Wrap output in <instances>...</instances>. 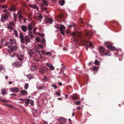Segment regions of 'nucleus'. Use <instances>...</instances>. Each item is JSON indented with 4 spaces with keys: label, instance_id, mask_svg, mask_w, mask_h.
<instances>
[{
    "label": "nucleus",
    "instance_id": "16",
    "mask_svg": "<svg viewBox=\"0 0 124 124\" xmlns=\"http://www.w3.org/2000/svg\"><path fill=\"white\" fill-rule=\"evenodd\" d=\"M17 16L19 18V20L21 21L23 17L22 15V14L21 13H19V11L17 13Z\"/></svg>",
    "mask_w": 124,
    "mask_h": 124
},
{
    "label": "nucleus",
    "instance_id": "43",
    "mask_svg": "<svg viewBox=\"0 0 124 124\" xmlns=\"http://www.w3.org/2000/svg\"><path fill=\"white\" fill-rule=\"evenodd\" d=\"M55 94L58 96H60V93L58 91L56 92L55 93Z\"/></svg>",
    "mask_w": 124,
    "mask_h": 124
},
{
    "label": "nucleus",
    "instance_id": "61",
    "mask_svg": "<svg viewBox=\"0 0 124 124\" xmlns=\"http://www.w3.org/2000/svg\"><path fill=\"white\" fill-rule=\"evenodd\" d=\"M19 100L22 101H24L25 100H24L22 98H21L19 99Z\"/></svg>",
    "mask_w": 124,
    "mask_h": 124
},
{
    "label": "nucleus",
    "instance_id": "56",
    "mask_svg": "<svg viewBox=\"0 0 124 124\" xmlns=\"http://www.w3.org/2000/svg\"><path fill=\"white\" fill-rule=\"evenodd\" d=\"M14 21L15 22L17 20V18H16V16L14 17Z\"/></svg>",
    "mask_w": 124,
    "mask_h": 124
},
{
    "label": "nucleus",
    "instance_id": "46",
    "mask_svg": "<svg viewBox=\"0 0 124 124\" xmlns=\"http://www.w3.org/2000/svg\"><path fill=\"white\" fill-rule=\"evenodd\" d=\"M3 11L5 13H8V14H9L10 13V12H8V10H4Z\"/></svg>",
    "mask_w": 124,
    "mask_h": 124
},
{
    "label": "nucleus",
    "instance_id": "10",
    "mask_svg": "<svg viewBox=\"0 0 124 124\" xmlns=\"http://www.w3.org/2000/svg\"><path fill=\"white\" fill-rule=\"evenodd\" d=\"M107 46L108 48L110 49L112 51H115L116 49V48L111 45L108 44Z\"/></svg>",
    "mask_w": 124,
    "mask_h": 124
},
{
    "label": "nucleus",
    "instance_id": "14",
    "mask_svg": "<svg viewBox=\"0 0 124 124\" xmlns=\"http://www.w3.org/2000/svg\"><path fill=\"white\" fill-rule=\"evenodd\" d=\"M46 65L47 66L49 67L50 69L52 70H54V68L52 64L50 63H46Z\"/></svg>",
    "mask_w": 124,
    "mask_h": 124
},
{
    "label": "nucleus",
    "instance_id": "1",
    "mask_svg": "<svg viewBox=\"0 0 124 124\" xmlns=\"http://www.w3.org/2000/svg\"><path fill=\"white\" fill-rule=\"evenodd\" d=\"M19 37L21 42L23 43H25L26 45H27V43L31 41L30 38L27 36H24L22 33H20Z\"/></svg>",
    "mask_w": 124,
    "mask_h": 124
},
{
    "label": "nucleus",
    "instance_id": "2",
    "mask_svg": "<svg viewBox=\"0 0 124 124\" xmlns=\"http://www.w3.org/2000/svg\"><path fill=\"white\" fill-rule=\"evenodd\" d=\"M99 52L100 54L102 55H108L109 53V52L108 50H106L102 46H100L99 48Z\"/></svg>",
    "mask_w": 124,
    "mask_h": 124
},
{
    "label": "nucleus",
    "instance_id": "30",
    "mask_svg": "<svg viewBox=\"0 0 124 124\" xmlns=\"http://www.w3.org/2000/svg\"><path fill=\"white\" fill-rule=\"evenodd\" d=\"M39 21L41 22L43 18V17L41 15H40L38 17Z\"/></svg>",
    "mask_w": 124,
    "mask_h": 124
},
{
    "label": "nucleus",
    "instance_id": "42",
    "mask_svg": "<svg viewBox=\"0 0 124 124\" xmlns=\"http://www.w3.org/2000/svg\"><path fill=\"white\" fill-rule=\"evenodd\" d=\"M46 55H50L51 54V53L50 52H46Z\"/></svg>",
    "mask_w": 124,
    "mask_h": 124
},
{
    "label": "nucleus",
    "instance_id": "64",
    "mask_svg": "<svg viewBox=\"0 0 124 124\" xmlns=\"http://www.w3.org/2000/svg\"><path fill=\"white\" fill-rule=\"evenodd\" d=\"M62 49L63 50L65 51L66 50V48L65 47H63L62 48Z\"/></svg>",
    "mask_w": 124,
    "mask_h": 124
},
{
    "label": "nucleus",
    "instance_id": "36",
    "mask_svg": "<svg viewBox=\"0 0 124 124\" xmlns=\"http://www.w3.org/2000/svg\"><path fill=\"white\" fill-rule=\"evenodd\" d=\"M36 68L35 66H31L30 68L31 70V71H33Z\"/></svg>",
    "mask_w": 124,
    "mask_h": 124
},
{
    "label": "nucleus",
    "instance_id": "55",
    "mask_svg": "<svg viewBox=\"0 0 124 124\" xmlns=\"http://www.w3.org/2000/svg\"><path fill=\"white\" fill-rule=\"evenodd\" d=\"M38 46L39 47L41 48H42L43 47L42 45L40 44H38Z\"/></svg>",
    "mask_w": 124,
    "mask_h": 124
},
{
    "label": "nucleus",
    "instance_id": "63",
    "mask_svg": "<svg viewBox=\"0 0 124 124\" xmlns=\"http://www.w3.org/2000/svg\"><path fill=\"white\" fill-rule=\"evenodd\" d=\"M11 95H14V96H16V94L15 93H12L11 94Z\"/></svg>",
    "mask_w": 124,
    "mask_h": 124
},
{
    "label": "nucleus",
    "instance_id": "12",
    "mask_svg": "<svg viewBox=\"0 0 124 124\" xmlns=\"http://www.w3.org/2000/svg\"><path fill=\"white\" fill-rule=\"evenodd\" d=\"M70 97L71 98L72 100H74L78 99V96L76 94L71 95L70 96Z\"/></svg>",
    "mask_w": 124,
    "mask_h": 124
},
{
    "label": "nucleus",
    "instance_id": "29",
    "mask_svg": "<svg viewBox=\"0 0 124 124\" xmlns=\"http://www.w3.org/2000/svg\"><path fill=\"white\" fill-rule=\"evenodd\" d=\"M61 68L60 69V70L63 72L64 71V70H65L66 69V68L65 66H61Z\"/></svg>",
    "mask_w": 124,
    "mask_h": 124
},
{
    "label": "nucleus",
    "instance_id": "19",
    "mask_svg": "<svg viewBox=\"0 0 124 124\" xmlns=\"http://www.w3.org/2000/svg\"><path fill=\"white\" fill-rule=\"evenodd\" d=\"M53 22V20L51 19L50 18H46V20L45 22V23H47L48 22V23H52V22Z\"/></svg>",
    "mask_w": 124,
    "mask_h": 124
},
{
    "label": "nucleus",
    "instance_id": "37",
    "mask_svg": "<svg viewBox=\"0 0 124 124\" xmlns=\"http://www.w3.org/2000/svg\"><path fill=\"white\" fill-rule=\"evenodd\" d=\"M34 50L36 52H39L40 51L39 49V48L38 47H36L34 48Z\"/></svg>",
    "mask_w": 124,
    "mask_h": 124
},
{
    "label": "nucleus",
    "instance_id": "39",
    "mask_svg": "<svg viewBox=\"0 0 124 124\" xmlns=\"http://www.w3.org/2000/svg\"><path fill=\"white\" fill-rule=\"evenodd\" d=\"M43 2L45 5L47 6L48 5V3L46 1L43 0Z\"/></svg>",
    "mask_w": 124,
    "mask_h": 124
},
{
    "label": "nucleus",
    "instance_id": "48",
    "mask_svg": "<svg viewBox=\"0 0 124 124\" xmlns=\"http://www.w3.org/2000/svg\"><path fill=\"white\" fill-rule=\"evenodd\" d=\"M80 101H76V105H78L80 104Z\"/></svg>",
    "mask_w": 124,
    "mask_h": 124
},
{
    "label": "nucleus",
    "instance_id": "32",
    "mask_svg": "<svg viewBox=\"0 0 124 124\" xmlns=\"http://www.w3.org/2000/svg\"><path fill=\"white\" fill-rule=\"evenodd\" d=\"M29 87V85L28 83H26L25 84L24 86V88L26 90H27Z\"/></svg>",
    "mask_w": 124,
    "mask_h": 124
},
{
    "label": "nucleus",
    "instance_id": "3",
    "mask_svg": "<svg viewBox=\"0 0 124 124\" xmlns=\"http://www.w3.org/2000/svg\"><path fill=\"white\" fill-rule=\"evenodd\" d=\"M9 49H8V52L10 53L12 52L13 51H16L17 49V46L16 45H14V46H11V45H9L8 46Z\"/></svg>",
    "mask_w": 124,
    "mask_h": 124
},
{
    "label": "nucleus",
    "instance_id": "33",
    "mask_svg": "<svg viewBox=\"0 0 124 124\" xmlns=\"http://www.w3.org/2000/svg\"><path fill=\"white\" fill-rule=\"evenodd\" d=\"M99 67L96 66H93V71H97L98 70Z\"/></svg>",
    "mask_w": 124,
    "mask_h": 124
},
{
    "label": "nucleus",
    "instance_id": "38",
    "mask_svg": "<svg viewBox=\"0 0 124 124\" xmlns=\"http://www.w3.org/2000/svg\"><path fill=\"white\" fill-rule=\"evenodd\" d=\"M7 27L8 29H10L11 30H12L13 29L12 27H11L9 24L8 25V26H7Z\"/></svg>",
    "mask_w": 124,
    "mask_h": 124
},
{
    "label": "nucleus",
    "instance_id": "21",
    "mask_svg": "<svg viewBox=\"0 0 124 124\" xmlns=\"http://www.w3.org/2000/svg\"><path fill=\"white\" fill-rule=\"evenodd\" d=\"M10 42L12 44H15L16 43V40L14 39H10Z\"/></svg>",
    "mask_w": 124,
    "mask_h": 124
},
{
    "label": "nucleus",
    "instance_id": "60",
    "mask_svg": "<svg viewBox=\"0 0 124 124\" xmlns=\"http://www.w3.org/2000/svg\"><path fill=\"white\" fill-rule=\"evenodd\" d=\"M58 85L60 86L62 85V83L61 82H60L58 83Z\"/></svg>",
    "mask_w": 124,
    "mask_h": 124
},
{
    "label": "nucleus",
    "instance_id": "23",
    "mask_svg": "<svg viewBox=\"0 0 124 124\" xmlns=\"http://www.w3.org/2000/svg\"><path fill=\"white\" fill-rule=\"evenodd\" d=\"M28 53L29 54L30 56L31 57V55L34 54V53L31 49H29L28 51Z\"/></svg>",
    "mask_w": 124,
    "mask_h": 124
},
{
    "label": "nucleus",
    "instance_id": "26",
    "mask_svg": "<svg viewBox=\"0 0 124 124\" xmlns=\"http://www.w3.org/2000/svg\"><path fill=\"white\" fill-rule=\"evenodd\" d=\"M72 38L73 39L74 41H75V42H77V41H78V39L76 38V36L75 35V34L74 33H73V34Z\"/></svg>",
    "mask_w": 124,
    "mask_h": 124
},
{
    "label": "nucleus",
    "instance_id": "9",
    "mask_svg": "<svg viewBox=\"0 0 124 124\" xmlns=\"http://www.w3.org/2000/svg\"><path fill=\"white\" fill-rule=\"evenodd\" d=\"M17 58L19 61L20 62H21L23 60H24V57L23 54H21L17 57Z\"/></svg>",
    "mask_w": 124,
    "mask_h": 124
},
{
    "label": "nucleus",
    "instance_id": "62",
    "mask_svg": "<svg viewBox=\"0 0 124 124\" xmlns=\"http://www.w3.org/2000/svg\"><path fill=\"white\" fill-rule=\"evenodd\" d=\"M9 24H12L13 25V22H9Z\"/></svg>",
    "mask_w": 124,
    "mask_h": 124
},
{
    "label": "nucleus",
    "instance_id": "22",
    "mask_svg": "<svg viewBox=\"0 0 124 124\" xmlns=\"http://www.w3.org/2000/svg\"><path fill=\"white\" fill-rule=\"evenodd\" d=\"M59 4L62 6H63L65 3L64 0H61L59 1L58 2Z\"/></svg>",
    "mask_w": 124,
    "mask_h": 124
},
{
    "label": "nucleus",
    "instance_id": "35",
    "mask_svg": "<svg viewBox=\"0 0 124 124\" xmlns=\"http://www.w3.org/2000/svg\"><path fill=\"white\" fill-rule=\"evenodd\" d=\"M14 32L15 36L17 37L18 36V34L17 31L15 30L14 31Z\"/></svg>",
    "mask_w": 124,
    "mask_h": 124
},
{
    "label": "nucleus",
    "instance_id": "58",
    "mask_svg": "<svg viewBox=\"0 0 124 124\" xmlns=\"http://www.w3.org/2000/svg\"><path fill=\"white\" fill-rule=\"evenodd\" d=\"M44 121L43 124H48V123L46 121L44 120Z\"/></svg>",
    "mask_w": 124,
    "mask_h": 124
},
{
    "label": "nucleus",
    "instance_id": "11",
    "mask_svg": "<svg viewBox=\"0 0 124 124\" xmlns=\"http://www.w3.org/2000/svg\"><path fill=\"white\" fill-rule=\"evenodd\" d=\"M29 6L32 8L38 10L39 9V7L36 6L35 4H31L29 5Z\"/></svg>",
    "mask_w": 124,
    "mask_h": 124
},
{
    "label": "nucleus",
    "instance_id": "18",
    "mask_svg": "<svg viewBox=\"0 0 124 124\" xmlns=\"http://www.w3.org/2000/svg\"><path fill=\"white\" fill-rule=\"evenodd\" d=\"M29 80H31L34 77V76L32 74H29L27 76Z\"/></svg>",
    "mask_w": 124,
    "mask_h": 124
},
{
    "label": "nucleus",
    "instance_id": "40",
    "mask_svg": "<svg viewBox=\"0 0 124 124\" xmlns=\"http://www.w3.org/2000/svg\"><path fill=\"white\" fill-rule=\"evenodd\" d=\"M30 103L32 106H33L34 105V102L33 100H30Z\"/></svg>",
    "mask_w": 124,
    "mask_h": 124
},
{
    "label": "nucleus",
    "instance_id": "25",
    "mask_svg": "<svg viewBox=\"0 0 124 124\" xmlns=\"http://www.w3.org/2000/svg\"><path fill=\"white\" fill-rule=\"evenodd\" d=\"M32 31H28V34L31 37V38H32L34 37L32 33Z\"/></svg>",
    "mask_w": 124,
    "mask_h": 124
},
{
    "label": "nucleus",
    "instance_id": "34",
    "mask_svg": "<svg viewBox=\"0 0 124 124\" xmlns=\"http://www.w3.org/2000/svg\"><path fill=\"white\" fill-rule=\"evenodd\" d=\"M2 93V94L4 95L6 94V90L5 89H3L1 91Z\"/></svg>",
    "mask_w": 124,
    "mask_h": 124
},
{
    "label": "nucleus",
    "instance_id": "52",
    "mask_svg": "<svg viewBox=\"0 0 124 124\" xmlns=\"http://www.w3.org/2000/svg\"><path fill=\"white\" fill-rule=\"evenodd\" d=\"M2 101L4 102H9L8 100H6L5 99H3L2 100Z\"/></svg>",
    "mask_w": 124,
    "mask_h": 124
},
{
    "label": "nucleus",
    "instance_id": "28",
    "mask_svg": "<svg viewBox=\"0 0 124 124\" xmlns=\"http://www.w3.org/2000/svg\"><path fill=\"white\" fill-rule=\"evenodd\" d=\"M10 11H14L15 10V7L12 6H11L9 8Z\"/></svg>",
    "mask_w": 124,
    "mask_h": 124
},
{
    "label": "nucleus",
    "instance_id": "57",
    "mask_svg": "<svg viewBox=\"0 0 124 124\" xmlns=\"http://www.w3.org/2000/svg\"><path fill=\"white\" fill-rule=\"evenodd\" d=\"M92 62H91L90 63H89L88 64V65L89 66H90L91 64H92Z\"/></svg>",
    "mask_w": 124,
    "mask_h": 124
},
{
    "label": "nucleus",
    "instance_id": "44",
    "mask_svg": "<svg viewBox=\"0 0 124 124\" xmlns=\"http://www.w3.org/2000/svg\"><path fill=\"white\" fill-rule=\"evenodd\" d=\"M37 28L36 27H35V28H34V29L33 30V33H34V34H35L36 33L35 32V30H37Z\"/></svg>",
    "mask_w": 124,
    "mask_h": 124
},
{
    "label": "nucleus",
    "instance_id": "8",
    "mask_svg": "<svg viewBox=\"0 0 124 124\" xmlns=\"http://www.w3.org/2000/svg\"><path fill=\"white\" fill-rule=\"evenodd\" d=\"M47 70L46 68L41 67L39 69V72L41 74H44L46 71Z\"/></svg>",
    "mask_w": 124,
    "mask_h": 124
},
{
    "label": "nucleus",
    "instance_id": "17",
    "mask_svg": "<svg viewBox=\"0 0 124 124\" xmlns=\"http://www.w3.org/2000/svg\"><path fill=\"white\" fill-rule=\"evenodd\" d=\"M21 28L22 31L24 32H26L27 31V27L25 25H22L21 26Z\"/></svg>",
    "mask_w": 124,
    "mask_h": 124
},
{
    "label": "nucleus",
    "instance_id": "24",
    "mask_svg": "<svg viewBox=\"0 0 124 124\" xmlns=\"http://www.w3.org/2000/svg\"><path fill=\"white\" fill-rule=\"evenodd\" d=\"M77 26L74 23H71L70 25H68V27L71 28L72 27H75Z\"/></svg>",
    "mask_w": 124,
    "mask_h": 124
},
{
    "label": "nucleus",
    "instance_id": "6",
    "mask_svg": "<svg viewBox=\"0 0 124 124\" xmlns=\"http://www.w3.org/2000/svg\"><path fill=\"white\" fill-rule=\"evenodd\" d=\"M8 19V16L6 14H3L1 15V21L3 22H4Z\"/></svg>",
    "mask_w": 124,
    "mask_h": 124
},
{
    "label": "nucleus",
    "instance_id": "20",
    "mask_svg": "<svg viewBox=\"0 0 124 124\" xmlns=\"http://www.w3.org/2000/svg\"><path fill=\"white\" fill-rule=\"evenodd\" d=\"M20 93L21 94L23 95H26L28 93L27 92V91L25 90H23L21 91H20Z\"/></svg>",
    "mask_w": 124,
    "mask_h": 124
},
{
    "label": "nucleus",
    "instance_id": "49",
    "mask_svg": "<svg viewBox=\"0 0 124 124\" xmlns=\"http://www.w3.org/2000/svg\"><path fill=\"white\" fill-rule=\"evenodd\" d=\"M39 35L41 37H42L44 36L45 34L43 33L39 34Z\"/></svg>",
    "mask_w": 124,
    "mask_h": 124
},
{
    "label": "nucleus",
    "instance_id": "5",
    "mask_svg": "<svg viewBox=\"0 0 124 124\" xmlns=\"http://www.w3.org/2000/svg\"><path fill=\"white\" fill-rule=\"evenodd\" d=\"M22 63V62L18 61L15 62L14 63H12V65L13 67L14 66L18 68L21 66Z\"/></svg>",
    "mask_w": 124,
    "mask_h": 124
},
{
    "label": "nucleus",
    "instance_id": "7",
    "mask_svg": "<svg viewBox=\"0 0 124 124\" xmlns=\"http://www.w3.org/2000/svg\"><path fill=\"white\" fill-rule=\"evenodd\" d=\"M58 120L60 124H64L66 123L67 119L62 117H60L58 118Z\"/></svg>",
    "mask_w": 124,
    "mask_h": 124
},
{
    "label": "nucleus",
    "instance_id": "53",
    "mask_svg": "<svg viewBox=\"0 0 124 124\" xmlns=\"http://www.w3.org/2000/svg\"><path fill=\"white\" fill-rule=\"evenodd\" d=\"M52 86L54 88V89H56L57 88V86L55 85H52Z\"/></svg>",
    "mask_w": 124,
    "mask_h": 124
},
{
    "label": "nucleus",
    "instance_id": "50",
    "mask_svg": "<svg viewBox=\"0 0 124 124\" xmlns=\"http://www.w3.org/2000/svg\"><path fill=\"white\" fill-rule=\"evenodd\" d=\"M47 79V78L46 76H45L43 78V79L45 80H46Z\"/></svg>",
    "mask_w": 124,
    "mask_h": 124
},
{
    "label": "nucleus",
    "instance_id": "51",
    "mask_svg": "<svg viewBox=\"0 0 124 124\" xmlns=\"http://www.w3.org/2000/svg\"><path fill=\"white\" fill-rule=\"evenodd\" d=\"M9 44V42H5L4 44V45L6 46L8 45Z\"/></svg>",
    "mask_w": 124,
    "mask_h": 124
},
{
    "label": "nucleus",
    "instance_id": "45",
    "mask_svg": "<svg viewBox=\"0 0 124 124\" xmlns=\"http://www.w3.org/2000/svg\"><path fill=\"white\" fill-rule=\"evenodd\" d=\"M5 40V39H1V41H0L1 43V44H3L4 43Z\"/></svg>",
    "mask_w": 124,
    "mask_h": 124
},
{
    "label": "nucleus",
    "instance_id": "27",
    "mask_svg": "<svg viewBox=\"0 0 124 124\" xmlns=\"http://www.w3.org/2000/svg\"><path fill=\"white\" fill-rule=\"evenodd\" d=\"M30 100L28 99L25 102V104L27 106H28L29 104L30 103Z\"/></svg>",
    "mask_w": 124,
    "mask_h": 124
},
{
    "label": "nucleus",
    "instance_id": "4",
    "mask_svg": "<svg viewBox=\"0 0 124 124\" xmlns=\"http://www.w3.org/2000/svg\"><path fill=\"white\" fill-rule=\"evenodd\" d=\"M57 26H55V27L59 30L60 29L61 33L63 36H65V35L64 33L65 28L64 26L63 25H61V26L60 27L59 25L58 24Z\"/></svg>",
    "mask_w": 124,
    "mask_h": 124
},
{
    "label": "nucleus",
    "instance_id": "13",
    "mask_svg": "<svg viewBox=\"0 0 124 124\" xmlns=\"http://www.w3.org/2000/svg\"><path fill=\"white\" fill-rule=\"evenodd\" d=\"M11 91L12 92L17 93L19 91V89L17 88H14L11 89Z\"/></svg>",
    "mask_w": 124,
    "mask_h": 124
},
{
    "label": "nucleus",
    "instance_id": "54",
    "mask_svg": "<svg viewBox=\"0 0 124 124\" xmlns=\"http://www.w3.org/2000/svg\"><path fill=\"white\" fill-rule=\"evenodd\" d=\"M46 52H45V51L43 50L42 51V53L43 55H44L46 53Z\"/></svg>",
    "mask_w": 124,
    "mask_h": 124
},
{
    "label": "nucleus",
    "instance_id": "31",
    "mask_svg": "<svg viewBox=\"0 0 124 124\" xmlns=\"http://www.w3.org/2000/svg\"><path fill=\"white\" fill-rule=\"evenodd\" d=\"M94 63L96 65H99L100 64V62L97 60H96L94 62Z\"/></svg>",
    "mask_w": 124,
    "mask_h": 124
},
{
    "label": "nucleus",
    "instance_id": "15",
    "mask_svg": "<svg viewBox=\"0 0 124 124\" xmlns=\"http://www.w3.org/2000/svg\"><path fill=\"white\" fill-rule=\"evenodd\" d=\"M33 25L32 23H30L29 24L27 27L28 31H32L33 27Z\"/></svg>",
    "mask_w": 124,
    "mask_h": 124
},
{
    "label": "nucleus",
    "instance_id": "59",
    "mask_svg": "<svg viewBox=\"0 0 124 124\" xmlns=\"http://www.w3.org/2000/svg\"><path fill=\"white\" fill-rule=\"evenodd\" d=\"M36 39H37V41L38 42H39L40 41V39H39V38H36Z\"/></svg>",
    "mask_w": 124,
    "mask_h": 124
},
{
    "label": "nucleus",
    "instance_id": "47",
    "mask_svg": "<svg viewBox=\"0 0 124 124\" xmlns=\"http://www.w3.org/2000/svg\"><path fill=\"white\" fill-rule=\"evenodd\" d=\"M43 87L42 86H40L38 87V90H39L41 89H43Z\"/></svg>",
    "mask_w": 124,
    "mask_h": 124
},
{
    "label": "nucleus",
    "instance_id": "41",
    "mask_svg": "<svg viewBox=\"0 0 124 124\" xmlns=\"http://www.w3.org/2000/svg\"><path fill=\"white\" fill-rule=\"evenodd\" d=\"M41 42L42 43H45L46 42V40L45 38H43L41 40Z\"/></svg>",
    "mask_w": 124,
    "mask_h": 124
}]
</instances>
